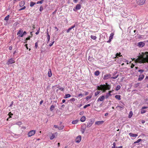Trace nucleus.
I'll list each match as a JSON object with an SVG mask.
<instances>
[{
	"label": "nucleus",
	"instance_id": "a19ab883",
	"mask_svg": "<svg viewBox=\"0 0 148 148\" xmlns=\"http://www.w3.org/2000/svg\"><path fill=\"white\" fill-rule=\"evenodd\" d=\"M144 71V70L143 69H140L138 71L140 73V74H141Z\"/></svg>",
	"mask_w": 148,
	"mask_h": 148
},
{
	"label": "nucleus",
	"instance_id": "69168bd1",
	"mask_svg": "<svg viewBox=\"0 0 148 148\" xmlns=\"http://www.w3.org/2000/svg\"><path fill=\"white\" fill-rule=\"evenodd\" d=\"M57 9H56V10H55L54 12H53L52 14H55L56 13V12H57Z\"/></svg>",
	"mask_w": 148,
	"mask_h": 148
},
{
	"label": "nucleus",
	"instance_id": "864d4df0",
	"mask_svg": "<svg viewBox=\"0 0 148 148\" xmlns=\"http://www.w3.org/2000/svg\"><path fill=\"white\" fill-rule=\"evenodd\" d=\"M50 85H48L46 88V90H49V89H50Z\"/></svg>",
	"mask_w": 148,
	"mask_h": 148
},
{
	"label": "nucleus",
	"instance_id": "8fccbe9b",
	"mask_svg": "<svg viewBox=\"0 0 148 148\" xmlns=\"http://www.w3.org/2000/svg\"><path fill=\"white\" fill-rule=\"evenodd\" d=\"M75 98H72L69 101H71V102H73V101H75Z\"/></svg>",
	"mask_w": 148,
	"mask_h": 148
},
{
	"label": "nucleus",
	"instance_id": "6e6d98bb",
	"mask_svg": "<svg viewBox=\"0 0 148 148\" xmlns=\"http://www.w3.org/2000/svg\"><path fill=\"white\" fill-rule=\"evenodd\" d=\"M38 47V42H37L35 43V47L36 48V49Z\"/></svg>",
	"mask_w": 148,
	"mask_h": 148
},
{
	"label": "nucleus",
	"instance_id": "423d86ee",
	"mask_svg": "<svg viewBox=\"0 0 148 148\" xmlns=\"http://www.w3.org/2000/svg\"><path fill=\"white\" fill-rule=\"evenodd\" d=\"M36 131L35 130H32L29 131L28 133V137H31L34 135Z\"/></svg>",
	"mask_w": 148,
	"mask_h": 148
},
{
	"label": "nucleus",
	"instance_id": "37998d69",
	"mask_svg": "<svg viewBox=\"0 0 148 148\" xmlns=\"http://www.w3.org/2000/svg\"><path fill=\"white\" fill-rule=\"evenodd\" d=\"M53 40V41H51V43H50L49 44V46L50 47H51L52 46L53 44L54 43V41L53 40Z\"/></svg>",
	"mask_w": 148,
	"mask_h": 148
},
{
	"label": "nucleus",
	"instance_id": "393cba45",
	"mask_svg": "<svg viewBox=\"0 0 148 148\" xmlns=\"http://www.w3.org/2000/svg\"><path fill=\"white\" fill-rule=\"evenodd\" d=\"M99 74L100 72L99 71H96L94 73L95 75L97 76H98L99 75Z\"/></svg>",
	"mask_w": 148,
	"mask_h": 148
},
{
	"label": "nucleus",
	"instance_id": "cd10ccee",
	"mask_svg": "<svg viewBox=\"0 0 148 148\" xmlns=\"http://www.w3.org/2000/svg\"><path fill=\"white\" fill-rule=\"evenodd\" d=\"M133 115V112L132 111H130V112L128 116L129 118H130Z\"/></svg>",
	"mask_w": 148,
	"mask_h": 148
},
{
	"label": "nucleus",
	"instance_id": "4c0bfd02",
	"mask_svg": "<svg viewBox=\"0 0 148 148\" xmlns=\"http://www.w3.org/2000/svg\"><path fill=\"white\" fill-rule=\"evenodd\" d=\"M100 91H97V92H95V96L96 97L98 95H99L100 93Z\"/></svg>",
	"mask_w": 148,
	"mask_h": 148
},
{
	"label": "nucleus",
	"instance_id": "e433bc0d",
	"mask_svg": "<svg viewBox=\"0 0 148 148\" xmlns=\"http://www.w3.org/2000/svg\"><path fill=\"white\" fill-rule=\"evenodd\" d=\"M121 53L120 52L119 53H117L116 55V57L119 56L120 57H123L122 55H121Z\"/></svg>",
	"mask_w": 148,
	"mask_h": 148
},
{
	"label": "nucleus",
	"instance_id": "a18cd8bd",
	"mask_svg": "<svg viewBox=\"0 0 148 148\" xmlns=\"http://www.w3.org/2000/svg\"><path fill=\"white\" fill-rule=\"evenodd\" d=\"M119 76V75H116L115 76L112 77H111V79H115L117 78L118 76Z\"/></svg>",
	"mask_w": 148,
	"mask_h": 148
},
{
	"label": "nucleus",
	"instance_id": "7ed1b4c3",
	"mask_svg": "<svg viewBox=\"0 0 148 148\" xmlns=\"http://www.w3.org/2000/svg\"><path fill=\"white\" fill-rule=\"evenodd\" d=\"M146 0H136L137 3L139 5H142L145 3Z\"/></svg>",
	"mask_w": 148,
	"mask_h": 148
},
{
	"label": "nucleus",
	"instance_id": "3c124183",
	"mask_svg": "<svg viewBox=\"0 0 148 148\" xmlns=\"http://www.w3.org/2000/svg\"><path fill=\"white\" fill-rule=\"evenodd\" d=\"M27 34V32L25 31H24L23 32L22 34V36H24V35H25Z\"/></svg>",
	"mask_w": 148,
	"mask_h": 148
},
{
	"label": "nucleus",
	"instance_id": "052dcab7",
	"mask_svg": "<svg viewBox=\"0 0 148 148\" xmlns=\"http://www.w3.org/2000/svg\"><path fill=\"white\" fill-rule=\"evenodd\" d=\"M114 35V33H112L110 34V37H112V38H113V36Z\"/></svg>",
	"mask_w": 148,
	"mask_h": 148
},
{
	"label": "nucleus",
	"instance_id": "7c9ffc66",
	"mask_svg": "<svg viewBox=\"0 0 148 148\" xmlns=\"http://www.w3.org/2000/svg\"><path fill=\"white\" fill-rule=\"evenodd\" d=\"M78 121L77 120L73 121H72V124H77Z\"/></svg>",
	"mask_w": 148,
	"mask_h": 148
},
{
	"label": "nucleus",
	"instance_id": "79ce46f5",
	"mask_svg": "<svg viewBox=\"0 0 148 148\" xmlns=\"http://www.w3.org/2000/svg\"><path fill=\"white\" fill-rule=\"evenodd\" d=\"M97 89L99 90H102V89L103 90V87H100L99 86H98L97 87Z\"/></svg>",
	"mask_w": 148,
	"mask_h": 148
},
{
	"label": "nucleus",
	"instance_id": "473e14b6",
	"mask_svg": "<svg viewBox=\"0 0 148 148\" xmlns=\"http://www.w3.org/2000/svg\"><path fill=\"white\" fill-rule=\"evenodd\" d=\"M141 140H142V139H138L137 141L134 142V144H136L137 143H139L140 141H141Z\"/></svg>",
	"mask_w": 148,
	"mask_h": 148
},
{
	"label": "nucleus",
	"instance_id": "2eb2a0df",
	"mask_svg": "<svg viewBox=\"0 0 148 148\" xmlns=\"http://www.w3.org/2000/svg\"><path fill=\"white\" fill-rule=\"evenodd\" d=\"M129 135L130 136L132 137H136L138 136L137 134H133L132 133H129Z\"/></svg>",
	"mask_w": 148,
	"mask_h": 148
},
{
	"label": "nucleus",
	"instance_id": "4468645a",
	"mask_svg": "<svg viewBox=\"0 0 148 148\" xmlns=\"http://www.w3.org/2000/svg\"><path fill=\"white\" fill-rule=\"evenodd\" d=\"M111 91H109L108 93H106L105 97L106 99H108L110 96L111 95Z\"/></svg>",
	"mask_w": 148,
	"mask_h": 148
},
{
	"label": "nucleus",
	"instance_id": "a878e982",
	"mask_svg": "<svg viewBox=\"0 0 148 148\" xmlns=\"http://www.w3.org/2000/svg\"><path fill=\"white\" fill-rule=\"evenodd\" d=\"M47 43H48L50 41V36L49 35V34H47Z\"/></svg>",
	"mask_w": 148,
	"mask_h": 148
},
{
	"label": "nucleus",
	"instance_id": "774afa93",
	"mask_svg": "<svg viewBox=\"0 0 148 148\" xmlns=\"http://www.w3.org/2000/svg\"><path fill=\"white\" fill-rule=\"evenodd\" d=\"M85 95H87L89 94V93H88V92L85 91Z\"/></svg>",
	"mask_w": 148,
	"mask_h": 148
},
{
	"label": "nucleus",
	"instance_id": "c756f323",
	"mask_svg": "<svg viewBox=\"0 0 148 148\" xmlns=\"http://www.w3.org/2000/svg\"><path fill=\"white\" fill-rule=\"evenodd\" d=\"M36 3L34 2L31 1L30 3V6L31 7H33L34 5L36 4Z\"/></svg>",
	"mask_w": 148,
	"mask_h": 148
},
{
	"label": "nucleus",
	"instance_id": "9b49d317",
	"mask_svg": "<svg viewBox=\"0 0 148 148\" xmlns=\"http://www.w3.org/2000/svg\"><path fill=\"white\" fill-rule=\"evenodd\" d=\"M145 45V43L142 42H140L138 43V45L139 47H143Z\"/></svg>",
	"mask_w": 148,
	"mask_h": 148
},
{
	"label": "nucleus",
	"instance_id": "b1692460",
	"mask_svg": "<svg viewBox=\"0 0 148 148\" xmlns=\"http://www.w3.org/2000/svg\"><path fill=\"white\" fill-rule=\"evenodd\" d=\"M54 108H55V106L53 105H51L50 107V111H51V112H53Z\"/></svg>",
	"mask_w": 148,
	"mask_h": 148
},
{
	"label": "nucleus",
	"instance_id": "338daca9",
	"mask_svg": "<svg viewBox=\"0 0 148 148\" xmlns=\"http://www.w3.org/2000/svg\"><path fill=\"white\" fill-rule=\"evenodd\" d=\"M54 28H55V29H56V31H58L59 29L57 27L55 26V27H54Z\"/></svg>",
	"mask_w": 148,
	"mask_h": 148
},
{
	"label": "nucleus",
	"instance_id": "1a4fd4ad",
	"mask_svg": "<svg viewBox=\"0 0 148 148\" xmlns=\"http://www.w3.org/2000/svg\"><path fill=\"white\" fill-rule=\"evenodd\" d=\"M82 137L80 135L78 136L76 138L75 142L77 143H79L81 140Z\"/></svg>",
	"mask_w": 148,
	"mask_h": 148
},
{
	"label": "nucleus",
	"instance_id": "aec40b11",
	"mask_svg": "<svg viewBox=\"0 0 148 148\" xmlns=\"http://www.w3.org/2000/svg\"><path fill=\"white\" fill-rule=\"evenodd\" d=\"M71 97V95L69 94H67L65 95V96L64 97V99H66L70 97Z\"/></svg>",
	"mask_w": 148,
	"mask_h": 148
},
{
	"label": "nucleus",
	"instance_id": "5fc2aeb1",
	"mask_svg": "<svg viewBox=\"0 0 148 148\" xmlns=\"http://www.w3.org/2000/svg\"><path fill=\"white\" fill-rule=\"evenodd\" d=\"M26 8V7L25 6H23V7L21 8L19 10V11H21L25 9Z\"/></svg>",
	"mask_w": 148,
	"mask_h": 148
},
{
	"label": "nucleus",
	"instance_id": "5701e85b",
	"mask_svg": "<svg viewBox=\"0 0 148 148\" xmlns=\"http://www.w3.org/2000/svg\"><path fill=\"white\" fill-rule=\"evenodd\" d=\"M121 95H116L115 96V98H116V99H117L118 100H121Z\"/></svg>",
	"mask_w": 148,
	"mask_h": 148
},
{
	"label": "nucleus",
	"instance_id": "bb28decb",
	"mask_svg": "<svg viewBox=\"0 0 148 148\" xmlns=\"http://www.w3.org/2000/svg\"><path fill=\"white\" fill-rule=\"evenodd\" d=\"M25 3L24 1H22L20 2L19 4V6L21 7H22L24 5Z\"/></svg>",
	"mask_w": 148,
	"mask_h": 148
},
{
	"label": "nucleus",
	"instance_id": "2f4dec72",
	"mask_svg": "<svg viewBox=\"0 0 148 148\" xmlns=\"http://www.w3.org/2000/svg\"><path fill=\"white\" fill-rule=\"evenodd\" d=\"M90 38L93 40H95L97 38V37L95 36L92 35L90 36Z\"/></svg>",
	"mask_w": 148,
	"mask_h": 148
},
{
	"label": "nucleus",
	"instance_id": "ddd939ff",
	"mask_svg": "<svg viewBox=\"0 0 148 148\" xmlns=\"http://www.w3.org/2000/svg\"><path fill=\"white\" fill-rule=\"evenodd\" d=\"M75 27V25L71 26V27H69L68 29H67L66 31V32L67 33H69L70 31L72 29L74 28Z\"/></svg>",
	"mask_w": 148,
	"mask_h": 148
},
{
	"label": "nucleus",
	"instance_id": "f257e3e1",
	"mask_svg": "<svg viewBox=\"0 0 148 148\" xmlns=\"http://www.w3.org/2000/svg\"><path fill=\"white\" fill-rule=\"evenodd\" d=\"M95 121V119H91L90 121H89L87 123V124L86 125V127H90L93 123H94Z\"/></svg>",
	"mask_w": 148,
	"mask_h": 148
},
{
	"label": "nucleus",
	"instance_id": "0eeeda50",
	"mask_svg": "<svg viewBox=\"0 0 148 148\" xmlns=\"http://www.w3.org/2000/svg\"><path fill=\"white\" fill-rule=\"evenodd\" d=\"M23 31V30H22L21 28L20 29L19 31L17 33V35H18V37H22L23 36H21L22 34Z\"/></svg>",
	"mask_w": 148,
	"mask_h": 148
},
{
	"label": "nucleus",
	"instance_id": "f8f14e48",
	"mask_svg": "<svg viewBox=\"0 0 148 148\" xmlns=\"http://www.w3.org/2000/svg\"><path fill=\"white\" fill-rule=\"evenodd\" d=\"M144 77V75L140 74L139 75V77L138 78V80L139 81H141L142 80Z\"/></svg>",
	"mask_w": 148,
	"mask_h": 148
},
{
	"label": "nucleus",
	"instance_id": "680f3d73",
	"mask_svg": "<svg viewBox=\"0 0 148 148\" xmlns=\"http://www.w3.org/2000/svg\"><path fill=\"white\" fill-rule=\"evenodd\" d=\"M39 31H40V28H39L38 30H37V32L36 33V35H38L39 33Z\"/></svg>",
	"mask_w": 148,
	"mask_h": 148
},
{
	"label": "nucleus",
	"instance_id": "0e129e2a",
	"mask_svg": "<svg viewBox=\"0 0 148 148\" xmlns=\"http://www.w3.org/2000/svg\"><path fill=\"white\" fill-rule=\"evenodd\" d=\"M82 96H83V95L82 94H80L78 95L77 97H79L80 96L82 97Z\"/></svg>",
	"mask_w": 148,
	"mask_h": 148
},
{
	"label": "nucleus",
	"instance_id": "603ef678",
	"mask_svg": "<svg viewBox=\"0 0 148 148\" xmlns=\"http://www.w3.org/2000/svg\"><path fill=\"white\" fill-rule=\"evenodd\" d=\"M43 10V7H42V5H41L40 7L39 10L40 12H41Z\"/></svg>",
	"mask_w": 148,
	"mask_h": 148
},
{
	"label": "nucleus",
	"instance_id": "de8ad7c7",
	"mask_svg": "<svg viewBox=\"0 0 148 148\" xmlns=\"http://www.w3.org/2000/svg\"><path fill=\"white\" fill-rule=\"evenodd\" d=\"M147 112V111L145 110H142L141 111V113L142 114H144L145 113Z\"/></svg>",
	"mask_w": 148,
	"mask_h": 148
},
{
	"label": "nucleus",
	"instance_id": "72a5a7b5",
	"mask_svg": "<svg viewBox=\"0 0 148 148\" xmlns=\"http://www.w3.org/2000/svg\"><path fill=\"white\" fill-rule=\"evenodd\" d=\"M31 38V37H30V36H28L27 38L25 40V42H24V43H27V41L28 40H29L30 39V38Z\"/></svg>",
	"mask_w": 148,
	"mask_h": 148
},
{
	"label": "nucleus",
	"instance_id": "20e7f679",
	"mask_svg": "<svg viewBox=\"0 0 148 148\" xmlns=\"http://www.w3.org/2000/svg\"><path fill=\"white\" fill-rule=\"evenodd\" d=\"M81 8V5L79 4H77L76 5L75 7L73 9V10L74 11L76 12L78 10H79Z\"/></svg>",
	"mask_w": 148,
	"mask_h": 148
},
{
	"label": "nucleus",
	"instance_id": "c03bdc74",
	"mask_svg": "<svg viewBox=\"0 0 148 148\" xmlns=\"http://www.w3.org/2000/svg\"><path fill=\"white\" fill-rule=\"evenodd\" d=\"M54 138V134H52V136L50 137V140H53Z\"/></svg>",
	"mask_w": 148,
	"mask_h": 148
},
{
	"label": "nucleus",
	"instance_id": "dca6fc26",
	"mask_svg": "<svg viewBox=\"0 0 148 148\" xmlns=\"http://www.w3.org/2000/svg\"><path fill=\"white\" fill-rule=\"evenodd\" d=\"M103 122L104 121H97L95 122V124L98 125H100L102 124Z\"/></svg>",
	"mask_w": 148,
	"mask_h": 148
},
{
	"label": "nucleus",
	"instance_id": "6ab92c4d",
	"mask_svg": "<svg viewBox=\"0 0 148 148\" xmlns=\"http://www.w3.org/2000/svg\"><path fill=\"white\" fill-rule=\"evenodd\" d=\"M92 97V94H90L89 96H87L86 98V100L87 101H88V100L91 98Z\"/></svg>",
	"mask_w": 148,
	"mask_h": 148
},
{
	"label": "nucleus",
	"instance_id": "c9c22d12",
	"mask_svg": "<svg viewBox=\"0 0 148 148\" xmlns=\"http://www.w3.org/2000/svg\"><path fill=\"white\" fill-rule=\"evenodd\" d=\"M9 17H10V15H8L4 18V20H5V21H8V20Z\"/></svg>",
	"mask_w": 148,
	"mask_h": 148
},
{
	"label": "nucleus",
	"instance_id": "39448f33",
	"mask_svg": "<svg viewBox=\"0 0 148 148\" xmlns=\"http://www.w3.org/2000/svg\"><path fill=\"white\" fill-rule=\"evenodd\" d=\"M106 86L105 84H104L103 86V90H109L111 88V86L109 84H107V83H106Z\"/></svg>",
	"mask_w": 148,
	"mask_h": 148
},
{
	"label": "nucleus",
	"instance_id": "f03ea898",
	"mask_svg": "<svg viewBox=\"0 0 148 148\" xmlns=\"http://www.w3.org/2000/svg\"><path fill=\"white\" fill-rule=\"evenodd\" d=\"M15 60L13 58H10L8 59V62L6 63V64L9 65L15 62Z\"/></svg>",
	"mask_w": 148,
	"mask_h": 148
},
{
	"label": "nucleus",
	"instance_id": "f704fd0d",
	"mask_svg": "<svg viewBox=\"0 0 148 148\" xmlns=\"http://www.w3.org/2000/svg\"><path fill=\"white\" fill-rule=\"evenodd\" d=\"M121 88V86L119 85H117L116 88L115 90L116 91L119 90Z\"/></svg>",
	"mask_w": 148,
	"mask_h": 148
},
{
	"label": "nucleus",
	"instance_id": "13d9d810",
	"mask_svg": "<svg viewBox=\"0 0 148 148\" xmlns=\"http://www.w3.org/2000/svg\"><path fill=\"white\" fill-rule=\"evenodd\" d=\"M59 89L61 90V91H63L64 90V88L62 87H61L59 88Z\"/></svg>",
	"mask_w": 148,
	"mask_h": 148
},
{
	"label": "nucleus",
	"instance_id": "ea45409f",
	"mask_svg": "<svg viewBox=\"0 0 148 148\" xmlns=\"http://www.w3.org/2000/svg\"><path fill=\"white\" fill-rule=\"evenodd\" d=\"M116 143L115 142H114L113 144V146L112 147V148H117V147H116Z\"/></svg>",
	"mask_w": 148,
	"mask_h": 148
},
{
	"label": "nucleus",
	"instance_id": "a211bd4d",
	"mask_svg": "<svg viewBox=\"0 0 148 148\" xmlns=\"http://www.w3.org/2000/svg\"><path fill=\"white\" fill-rule=\"evenodd\" d=\"M142 60L143 61V63L148 62V59L147 57L145 58H143Z\"/></svg>",
	"mask_w": 148,
	"mask_h": 148
},
{
	"label": "nucleus",
	"instance_id": "f3484780",
	"mask_svg": "<svg viewBox=\"0 0 148 148\" xmlns=\"http://www.w3.org/2000/svg\"><path fill=\"white\" fill-rule=\"evenodd\" d=\"M48 76L49 77H51L52 75V73L51 72V70L50 69H49V70L48 73Z\"/></svg>",
	"mask_w": 148,
	"mask_h": 148
},
{
	"label": "nucleus",
	"instance_id": "412c9836",
	"mask_svg": "<svg viewBox=\"0 0 148 148\" xmlns=\"http://www.w3.org/2000/svg\"><path fill=\"white\" fill-rule=\"evenodd\" d=\"M86 126V124H84L82 126L81 129L82 130H85Z\"/></svg>",
	"mask_w": 148,
	"mask_h": 148
},
{
	"label": "nucleus",
	"instance_id": "bf43d9fd",
	"mask_svg": "<svg viewBox=\"0 0 148 148\" xmlns=\"http://www.w3.org/2000/svg\"><path fill=\"white\" fill-rule=\"evenodd\" d=\"M84 113V111H82L80 112L79 114L80 115H82Z\"/></svg>",
	"mask_w": 148,
	"mask_h": 148
},
{
	"label": "nucleus",
	"instance_id": "6e6552de",
	"mask_svg": "<svg viewBox=\"0 0 148 148\" xmlns=\"http://www.w3.org/2000/svg\"><path fill=\"white\" fill-rule=\"evenodd\" d=\"M111 75L110 73L106 74L104 76L103 79L104 80H106L107 79L109 78H111Z\"/></svg>",
	"mask_w": 148,
	"mask_h": 148
},
{
	"label": "nucleus",
	"instance_id": "09e8293b",
	"mask_svg": "<svg viewBox=\"0 0 148 148\" xmlns=\"http://www.w3.org/2000/svg\"><path fill=\"white\" fill-rule=\"evenodd\" d=\"M88 59L89 61H92V57L91 58L90 56H89L88 58Z\"/></svg>",
	"mask_w": 148,
	"mask_h": 148
},
{
	"label": "nucleus",
	"instance_id": "58836bf2",
	"mask_svg": "<svg viewBox=\"0 0 148 148\" xmlns=\"http://www.w3.org/2000/svg\"><path fill=\"white\" fill-rule=\"evenodd\" d=\"M44 1V0H41V1H38L37 3L36 4H42V3L43 1Z\"/></svg>",
	"mask_w": 148,
	"mask_h": 148
},
{
	"label": "nucleus",
	"instance_id": "4d7b16f0",
	"mask_svg": "<svg viewBox=\"0 0 148 148\" xmlns=\"http://www.w3.org/2000/svg\"><path fill=\"white\" fill-rule=\"evenodd\" d=\"M22 124V123L21 122L19 121V122H18L17 123H16V124L19 125H20Z\"/></svg>",
	"mask_w": 148,
	"mask_h": 148
},
{
	"label": "nucleus",
	"instance_id": "4be33fe9",
	"mask_svg": "<svg viewBox=\"0 0 148 148\" xmlns=\"http://www.w3.org/2000/svg\"><path fill=\"white\" fill-rule=\"evenodd\" d=\"M86 120V117L84 116H83L80 119V121L82 122H84Z\"/></svg>",
	"mask_w": 148,
	"mask_h": 148
},
{
	"label": "nucleus",
	"instance_id": "9d476101",
	"mask_svg": "<svg viewBox=\"0 0 148 148\" xmlns=\"http://www.w3.org/2000/svg\"><path fill=\"white\" fill-rule=\"evenodd\" d=\"M105 97V96L104 95H102L101 97H100L97 99V101H103V100L104 99Z\"/></svg>",
	"mask_w": 148,
	"mask_h": 148
},
{
	"label": "nucleus",
	"instance_id": "c85d7f7f",
	"mask_svg": "<svg viewBox=\"0 0 148 148\" xmlns=\"http://www.w3.org/2000/svg\"><path fill=\"white\" fill-rule=\"evenodd\" d=\"M64 125H62L58 127V130H63L64 128Z\"/></svg>",
	"mask_w": 148,
	"mask_h": 148
},
{
	"label": "nucleus",
	"instance_id": "49530a36",
	"mask_svg": "<svg viewBox=\"0 0 148 148\" xmlns=\"http://www.w3.org/2000/svg\"><path fill=\"white\" fill-rule=\"evenodd\" d=\"M8 115H9V116H10V118H11L12 117L11 116L13 115V114L11 112H10L8 114Z\"/></svg>",
	"mask_w": 148,
	"mask_h": 148
},
{
	"label": "nucleus",
	"instance_id": "e2e57ef3",
	"mask_svg": "<svg viewBox=\"0 0 148 148\" xmlns=\"http://www.w3.org/2000/svg\"><path fill=\"white\" fill-rule=\"evenodd\" d=\"M13 101H12L11 102V104L9 106V107H11V106H12V105H13Z\"/></svg>",
	"mask_w": 148,
	"mask_h": 148
}]
</instances>
